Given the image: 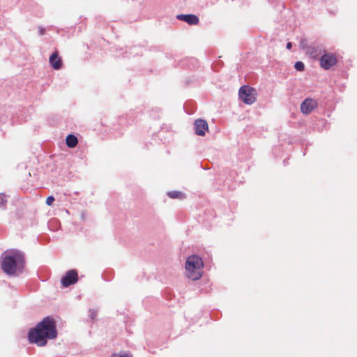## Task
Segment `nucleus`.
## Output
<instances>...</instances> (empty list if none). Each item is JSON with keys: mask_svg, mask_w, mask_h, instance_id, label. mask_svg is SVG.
<instances>
[{"mask_svg": "<svg viewBox=\"0 0 357 357\" xmlns=\"http://www.w3.org/2000/svg\"><path fill=\"white\" fill-rule=\"evenodd\" d=\"M56 335L55 321L54 319L47 317L29 331V340L31 343L43 347L46 345L47 339H54Z\"/></svg>", "mask_w": 357, "mask_h": 357, "instance_id": "1", "label": "nucleus"}, {"mask_svg": "<svg viewBox=\"0 0 357 357\" xmlns=\"http://www.w3.org/2000/svg\"><path fill=\"white\" fill-rule=\"evenodd\" d=\"M24 264V255L19 250L6 251L1 256V268L8 275H14L20 272Z\"/></svg>", "mask_w": 357, "mask_h": 357, "instance_id": "2", "label": "nucleus"}, {"mask_svg": "<svg viewBox=\"0 0 357 357\" xmlns=\"http://www.w3.org/2000/svg\"><path fill=\"white\" fill-rule=\"evenodd\" d=\"M203 266V261L200 257L197 255L190 256L185 263L188 277L193 280H199L202 276Z\"/></svg>", "mask_w": 357, "mask_h": 357, "instance_id": "3", "label": "nucleus"}, {"mask_svg": "<svg viewBox=\"0 0 357 357\" xmlns=\"http://www.w3.org/2000/svg\"><path fill=\"white\" fill-rule=\"evenodd\" d=\"M239 98L247 105H251L256 100V90L248 86H243L240 88L238 92Z\"/></svg>", "mask_w": 357, "mask_h": 357, "instance_id": "4", "label": "nucleus"}, {"mask_svg": "<svg viewBox=\"0 0 357 357\" xmlns=\"http://www.w3.org/2000/svg\"><path fill=\"white\" fill-rule=\"evenodd\" d=\"M337 61V57L333 54H325L320 59V66L325 70L333 66Z\"/></svg>", "mask_w": 357, "mask_h": 357, "instance_id": "5", "label": "nucleus"}, {"mask_svg": "<svg viewBox=\"0 0 357 357\" xmlns=\"http://www.w3.org/2000/svg\"><path fill=\"white\" fill-rule=\"evenodd\" d=\"M78 280V275L75 270H70L61 280L62 286L67 287L76 283Z\"/></svg>", "mask_w": 357, "mask_h": 357, "instance_id": "6", "label": "nucleus"}, {"mask_svg": "<svg viewBox=\"0 0 357 357\" xmlns=\"http://www.w3.org/2000/svg\"><path fill=\"white\" fill-rule=\"evenodd\" d=\"M317 107V102L312 98H306L301 105V112L304 114H310Z\"/></svg>", "mask_w": 357, "mask_h": 357, "instance_id": "7", "label": "nucleus"}, {"mask_svg": "<svg viewBox=\"0 0 357 357\" xmlns=\"http://www.w3.org/2000/svg\"><path fill=\"white\" fill-rule=\"evenodd\" d=\"M195 133L199 136H204L208 126L206 121L204 119H197L195 122Z\"/></svg>", "mask_w": 357, "mask_h": 357, "instance_id": "8", "label": "nucleus"}, {"mask_svg": "<svg viewBox=\"0 0 357 357\" xmlns=\"http://www.w3.org/2000/svg\"><path fill=\"white\" fill-rule=\"evenodd\" d=\"M50 64L55 70H59L62 68L63 62L61 58L59 56L57 51L54 52L50 57Z\"/></svg>", "mask_w": 357, "mask_h": 357, "instance_id": "9", "label": "nucleus"}, {"mask_svg": "<svg viewBox=\"0 0 357 357\" xmlns=\"http://www.w3.org/2000/svg\"><path fill=\"white\" fill-rule=\"evenodd\" d=\"M177 19H178L181 21L185 22L189 25H197L199 22V17L197 15H192V14L178 15Z\"/></svg>", "mask_w": 357, "mask_h": 357, "instance_id": "10", "label": "nucleus"}, {"mask_svg": "<svg viewBox=\"0 0 357 357\" xmlns=\"http://www.w3.org/2000/svg\"><path fill=\"white\" fill-rule=\"evenodd\" d=\"M300 45L302 49L306 52L307 54H309L314 57L317 56V50L315 49V47L307 45L305 40H302Z\"/></svg>", "mask_w": 357, "mask_h": 357, "instance_id": "11", "label": "nucleus"}, {"mask_svg": "<svg viewBox=\"0 0 357 357\" xmlns=\"http://www.w3.org/2000/svg\"><path fill=\"white\" fill-rule=\"evenodd\" d=\"M66 143L69 148H74L77 145L78 140L75 135L70 134L66 137Z\"/></svg>", "mask_w": 357, "mask_h": 357, "instance_id": "12", "label": "nucleus"}, {"mask_svg": "<svg viewBox=\"0 0 357 357\" xmlns=\"http://www.w3.org/2000/svg\"><path fill=\"white\" fill-rule=\"evenodd\" d=\"M169 197L171 198L175 199V198H183V194L181 192L177 191H172L168 192Z\"/></svg>", "mask_w": 357, "mask_h": 357, "instance_id": "13", "label": "nucleus"}, {"mask_svg": "<svg viewBox=\"0 0 357 357\" xmlns=\"http://www.w3.org/2000/svg\"><path fill=\"white\" fill-rule=\"evenodd\" d=\"M294 68L298 71H303L305 69V65L302 61H297L294 64Z\"/></svg>", "mask_w": 357, "mask_h": 357, "instance_id": "14", "label": "nucleus"}, {"mask_svg": "<svg viewBox=\"0 0 357 357\" xmlns=\"http://www.w3.org/2000/svg\"><path fill=\"white\" fill-rule=\"evenodd\" d=\"M111 357H132V356L124 354V353H119V354H113Z\"/></svg>", "mask_w": 357, "mask_h": 357, "instance_id": "15", "label": "nucleus"}, {"mask_svg": "<svg viewBox=\"0 0 357 357\" xmlns=\"http://www.w3.org/2000/svg\"><path fill=\"white\" fill-rule=\"evenodd\" d=\"M6 202V196L4 194H0V204H5Z\"/></svg>", "mask_w": 357, "mask_h": 357, "instance_id": "16", "label": "nucleus"}, {"mask_svg": "<svg viewBox=\"0 0 357 357\" xmlns=\"http://www.w3.org/2000/svg\"><path fill=\"white\" fill-rule=\"evenodd\" d=\"M54 197L52 196H50L46 199V204L48 206H51L52 204V203L54 202Z\"/></svg>", "mask_w": 357, "mask_h": 357, "instance_id": "17", "label": "nucleus"}, {"mask_svg": "<svg viewBox=\"0 0 357 357\" xmlns=\"http://www.w3.org/2000/svg\"><path fill=\"white\" fill-rule=\"evenodd\" d=\"M291 46H292L291 43H288L287 44V48L289 50H290L291 48Z\"/></svg>", "mask_w": 357, "mask_h": 357, "instance_id": "18", "label": "nucleus"}, {"mask_svg": "<svg viewBox=\"0 0 357 357\" xmlns=\"http://www.w3.org/2000/svg\"><path fill=\"white\" fill-rule=\"evenodd\" d=\"M40 34H41V35L44 34V30H43V29H41V30H40Z\"/></svg>", "mask_w": 357, "mask_h": 357, "instance_id": "19", "label": "nucleus"}]
</instances>
